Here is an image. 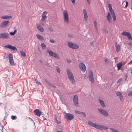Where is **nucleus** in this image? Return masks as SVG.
<instances>
[{
  "mask_svg": "<svg viewBox=\"0 0 132 132\" xmlns=\"http://www.w3.org/2000/svg\"><path fill=\"white\" fill-rule=\"evenodd\" d=\"M47 12L46 11L44 12L42 14V17L41 19L42 21L45 22L46 21V19L47 18L46 16V15Z\"/></svg>",
  "mask_w": 132,
  "mask_h": 132,
  "instance_id": "4468645a",
  "label": "nucleus"
},
{
  "mask_svg": "<svg viewBox=\"0 0 132 132\" xmlns=\"http://www.w3.org/2000/svg\"><path fill=\"white\" fill-rule=\"evenodd\" d=\"M70 1L72 3L74 4L75 3V0H70Z\"/></svg>",
  "mask_w": 132,
  "mask_h": 132,
  "instance_id": "a19ab883",
  "label": "nucleus"
},
{
  "mask_svg": "<svg viewBox=\"0 0 132 132\" xmlns=\"http://www.w3.org/2000/svg\"><path fill=\"white\" fill-rule=\"evenodd\" d=\"M87 2L89 4H90V0H87Z\"/></svg>",
  "mask_w": 132,
  "mask_h": 132,
  "instance_id": "a18cd8bd",
  "label": "nucleus"
},
{
  "mask_svg": "<svg viewBox=\"0 0 132 132\" xmlns=\"http://www.w3.org/2000/svg\"><path fill=\"white\" fill-rule=\"evenodd\" d=\"M51 86H52V87L54 88H55V86L54 85H52Z\"/></svg>",
  "mask_w": 132,
  "mask_h": 132,
  "instance_id": "8fccbe9b",
  "label": "nucleus"
},
{
  "mask_svg": "<svg viewBox=\"0 0 132 132\" xmlns=\"http://www.w3.org/2000/svg\"><path fill=\"white\" fill-rule=\"evenodd\" d=\"M9 21H5L1 23L0 25V27L2 28L6 27L9 22Z\"/></svg>",
  "mask_w": 132,
  "mask_h": 132,
  "instance_id": "dca6fc26",
  "label": "nucleus"
},
{
  "mask_svg": "<svg viewBox=\"0 0 132 132\" xmlns=\"http://www.w3.org/2000/svg\"><path fill=\"white\" fill-rule=\"evenodd\" d=\"M57 132H61V131H57Z\"/></svg>",
  "mask_w": 132,
  "mask_h": 132,
  "instance_id": "4d7b16f0",
  "label": "nucleus"
},
{
  "mask_svg": "<svg viewBox=\"0 0 132 132\" xmlns=\"http://www.w3.org/2000/svg\"><path fill=\"white\" fill-rule=\"evenodd\" d=\"M63 20L64 22L68 24L69 23V15L66 10H64L63 12Z\"/></svg>",
  "mask_w": 132,
  "mask_h": 132,
  "instance_id": "20e7f679",
  "label": "nucleus"
},
{
  "mask_svg": "<svg viewBox=\"0 0 132 132\" xmlns=\"http://www.w3.org/2000/svg\"><path fill=\"white\" fill-rule=\"evenodd\" d=\"M41 46L43 49H45L46 48V45L44 43H42L41 44Z\"/></svg>",
  "mask_w": 132,
  "mask_h": 132,
  "instance_id": "c85d7f7f",
  "label": "nucleus"
},
{
  "mask_svg": "<svg viewBox=\"0 0 132 132\" xmlns=\"http://www.w3.org/2000/svg\"><path fill=\"white\" fill-rule=\"evenodd\" d=\"M56 70L59 73H60V69L59 68H56Z\"/></svg>",
  "mask_w": 132,
  "mask_h": 132,
  "instance_id": "72a5a7b5",
  "label": "nucleus"
},
{
  "mask_svg": "<svg viewBox=\"0 0 132 132\" xmlns=\"http://www.w3.org/2000/svg\"><path fill=\"white\" fill-rule=\"evenodd\" d=\"M116 52L117 53L119 52L120 50V46L119 44H117V43L116 42Z\"/></svg>",
  "mask_w": 132,
  "mask_h": 132,
  "instance_id": "aec40b11",
  "label": "nucleus"
},
{
  "mask_svg": "<svg viewBox=\"0 0 132 132\" xmlns=\"http://www.w3.org/2000/svg\"><path fill=\"white\" fill-rule=\"evenodd\" d=\"M21 55L23 57H25L26 56L25 53L22 51H21L20 52Z\"/></svg>",
  "mask_w": 132,
  "mask_h": 132,
  "instance_id": "cd10ccee",
  "label": "nucleus"
},
{
  "mask_svg": "<svg viewBox=\"0 0 132 132\" xmlns=\"http://www.w3.org/2000/svg\"><path fill=\"white\" fill-rule=\"evenodd\" d=\"M122 79H119V80H118L117 81V83H119L120 81H121L122 80Z\"/></svg>",
  "mask_w": 132,
  "mask_h": 132,
  "instance_id": "ea45409f",
  "label": "nucleus"
},
{
  "mask_svg": "<svg viewBox=\"0 0 132 132\" xmlns=\"http://www.w3.org/2000/svg\"><path fill=\"white\" fill-rule=\"evenodd\" d=\"M5 47L7 48H9L11 49V50H12L13 51H16L17 50L16 48L14 46H12L11 45H6L5 46Z\"/></svg>",
  "mask_w": 132,
  "mask_h": 132,
  "instance_id": "f3484780",
  "label": "nucleus"
},
{
  "mask_svg": "<svg viewBox=\"0 0 132 132\" xmlns=\"http://www.w3.org/2000/svg\"><path fill=\"white\" fill-rule=\"evenodd\" d=\"M108 8L110 13L109 12L108 13V15L107 16V18L108 21L110 22L111 21L112 18H111L110 14L113 18V20L115 21L116 20V15L113 10L112 8L111 5L110 4H108Z\"/></svg>",
  "mask_w": 132,
  "mask_h": 132,
  "instance_id": "f257e3e1",
  "label": "nucleus"
},
{
  "mask_svg": "<svg viewBox=\"0 0 132 132\" xmlns=\"http://www.w3.org/2000/svg\"><path fill=\"white\" fill-rule=\"evenodd\" d=\"M121 64H122V65L123 66L126 63V62H121Z\"/></svg>",
  "mask_w": 132,
  "mask_h": 132,
  "instance_id": "f704fd0d",
  "label": "nucleus"
},
{
  "mask_svg": "<svg viewBox=\"0 0 132 132\" xmlns=\"http://www.w3.org/2000/svg\"><path fill=\"white\" fill-rule=\"evenodd\" d=\"M132 63V60H131V61H130L128 63V64L129 65V64H131V63Z\"/></svg>",
  "mask_w": 132,
  "mask_h": 132,
  "instance_id": "37998d69",
  "label": "nucleus"
},
{
  "mask_svg": "<svg viewBox=\"0 0 132 132\" xmlns=\"http://www.w3.org/2000/svg\"><path fill=\"white\" fill-rule=\"evenodd\" d=\"M11 118L12 120H14L16 119L17 118L15 116H11Z\"/></svg>",
  "mask_w": 132,
  "mask_h": 132,
  "instance_id": "2f4dec72",
  "label": "nucleus"
},
{
  "mask_svg": "<svg viewBox=\"0 0 132 132\" xmlns=\"http://www.w3.org/2000/svg\"><path fill=\"white\" fill-rule=\"evenodd\" d=\"M117 96H119V98L121 101H122V96L121 93L119 92H117L116 93Z\"/></svg>",
  "mask_w": 132,
  "mask_h": 132,
  "instance_id": "412c9836",
  "label": "nucleus"
},
{
  "mask_svg": "<svg viewBox=\"0 0 132 132\" xmlns=\"http://www.w3.org/2000/svg\"><path fill=\"white\" fill-rule=\"evenodd\" d=\"M91 43V44L92 45V44H93V42H91V43Z\"/></svg>",
  "mask_w": 132,
  "mask_h": 132,
  "instance_id": "864d4df0",
  "label": "nucleus"
},
{
  "mask_svg": "<svg viewBox=\"0 0 132 132\" xmlns=\"http://www.w3.org/2000/svg\"><path fill=\"white\" fill-rule=\"evenodd\" d=\"M110 75H112V76L113 75V72H111L110 73Z\"/></svg>",
  "mask_w": 132,
  "mask_h": 132,
  "instance_id": "603ef678",
  "label": "nucleus"
},
{
  "mask_svg": "<svg viewBox=\"0 0 132 132\" xmlns=\"http://www.w3.org/2000/svg\"><path fill=\"white\" fill-rule=\"evenodd\" d=\"M108 61V60L107 59H104V61L105 62H107Z\"/></svg>",
  "mask_w": 132,
  "mask_h": 132,
  "instance_id": "49530a36",
  "label": "nucleus"
},
{
  "mask_svg": "<svg viewBox=\"0 0 132 132\" xmlns=\"http://www.w3.org/2000/svg\"><path fill=\"white\" fill-rule=\"evenodd\" d=\"M104 31H105V33H108V30H105Z\"/></svg>",
  "mask_w": 132,
  "mask_h": 132,
  "instance_id": "de8ad7c7",
  "label": "nucleus"
},
{
  "mask_svg": "<svg viewBox=\"0 0 132 132\" xmlns=\"http://www.w3.org/2000/svg\"><path fill=\"white\" fill-rule=\"evenodd\" d=\"M36 36L38 39L39 40H44V38L39 34H37L36 35Z\"/></svg>",
  "mask_w": 132,
  "mask_h": 132,
  "instance_id": "393cba45",
  "label": "nucleus"
},
{
  "mask_svg": "<svg viewBox=\"0 0 132 132\" xmlns=\"http://www.w3.org/2000/svg\"><path fill=\"white\" fill-rule=\"evenodd\" d=\"M11 17V16H2L1 18L3 19H7L9 18H10Z\"/></svg>",
  "mask_w": 132,
  "mask_h": 132,
  "instance_id": "a878e982",
  "label": "nucleus"
},
{
  "mask_svg": "<svg viewBox=\"0 0 132 132\" xmlns=\"http://www.w3.org/2000/svg\"><path fill=\"white\" fill-rule=\"evenodd\" d=\"M88 77L90 82L92 83H94L95 81L93 77V73L92 70H90L89 71Z\"/></svg>",
  "mask_w": 132,
  "mask_h": 132,
  "instance_id": "39448f33",
  "label": "nucleus"
},
{
  "mask_svg": "<svg viewBox=\"0 0 132 132\" xmlns=\"http://www.w3.org/2000/svg\"><path fill=\"white\" fill-rule=\"evenodd\" d=\"M74 115L72 114L65 113V119L68 120H70L74 118Z\"/></svg>",
  "mask_w": 132,
  "mask_h": 132,
  "instance_id": "f8f14e48",
  "label": "nucleus"
},
{
  "mask_svg": "<svg viewBox=\"0 0 132 132\" xmlns=\"http://www.w3.org/2000/svg\"><path fill=\"white\" fill-rule=\"evenodd\" d=\"M49 30L51 32H52L53 31V29L52 28H49Z\"/></svg>",
  "mask_w": 132,
  "mask_h": 132,
  "instance_id": "58836bf2",
  "label": "nucleus"
},
{
  "mask_svg": "<svg viewBox=\"0 0 132 132\" xmlns=\"http://www.w3.org/2000/svg\"><path fill=\"white\" fill-rule=\"evenodd\" d=\"M9 34L8 33H2L0 35V38H7L9 37Z\"/></svg>",
  "mask_w": 132,
  "mask_h": 132,
  "instance_id": "a211bd4d",
  "label": "nucleus"
},
{
  "mask_svg": "<svg viewBox=\"0 0 132 132\" xmlns=\"http://www.w3.org/2000/svg\"><path fill=\"white\" fill-rule=\"evenodd\" d=\"M122 64L121 62H120L117 64V67L118 68V70H119L122 67Z\"/></svg>",
  "mask_w": 132,
  "mask_h": 132,
  "instance_id": "bb28decb",
  "label": "nucleus"
},
{
  "mask_svg": "<svg viewBox=\"0 0 132 132\" xmlns=\"http://www.w3.org/2000/svg\"><path fill=\"white\" fill-rule=\"evenodd\" d=\"M125 3L126 4L125 7H124V8H126L127 7L128 5V3L127 2H126Z\"/></svg>",
  "mask_w": 132,
  "mask_h": 132,
  "instance_id": "473e14b6",
  "label": "nucleus"
},
{
  "mask_svg": "<svg viewBox=\"0 0 132 132\" xmlns=\"http://www.w3.org/2000/svg\"><path fill=\"white\" fill-rule=\"evenodd\" d=\"M125 5V2H123V3L122 4V5L124 7V5Z\"/></svg>",
  "mask_w": 132,
  "mask_h": 132,
  "instance_id": "3c124183",
  "label": "nucleus"
},
{
  "mask_svg": "<svg viewBox=\"0 0 132 132\" xmlns=\"http://www.w3.org/2000/svg\"><path fill=\"white\" fill-rule=\"evenodd\" d=\"M99 112L102 115L105 117H108V112L105 110L102 109H98Z\"/></svg>",
  "mask_w": 132,
  "mask_h": 132,
  "instance_id": "1a4fd4ad",
  "label": "nucleus"
},
{
  "mask_svg": "<svg viewBox=\"0 0 132 132\" xmlns=\"http://www.w3.org/2000/svg\"><path fill=\"white\" fill-rule=\"evenodd\" d=\"M129 45L130 46L132 47V42H129Z\"/></svg>",
  "mask_w": 132,
  "mask_h": 132,
  "instance_id": "4c0bfd02",
  "label": "nucleus"
},
{
  "mask_svg": "<svg viewBox=\"0 0 132 132\" xmlns=\"http://www.w3.org/2000/svg\"><path fill=\"white\" fill-rule=\"evenodd\" d=\"M131 74H132V69H131Z\"/></svg>",
  "mask_w": 132,
  "mask_h": 132,
  "instance_id": "5fc2aeb1",
  "label": "nucleus"
},
{
  "mask_svg": "<svg viewBox=\"0 0 132 132\" xmlns=\"http://www.w3.org/2000/svg\"><path fill=\"white\" fill-rule=\"evenodd\" d=\"M9 59L10 64L12 65H15L16 63L14 62L12 54L10 53L8 56Z\"/></svg>",
  "mask_w": 132,
  "mask_h": 132,
  "instance_id": "0eeeda50",
  "label": "nucleus"
},
{
  "mask_svg": "<svg viewBox=\"0 0 132 132\" xmlns=\"http://www.w3.org/2000/svg\"><path fill=\"white\" fill-rule=\"evenodd\" d=\"M98 101L102 107L103 108L105 107L106 105L105 104L103 100L100 99H99Z\"/></svg>",
  "mask_w": 132,
  "mask_h": 132,
  "instance_id": "4be33fe9",
  "label": "nucleus"
},
{
  "mask_svg": "<svg viewBox=\"0 0 132 132\" xmlns=\"http://www.w3.org/2000/svg\"><path fill=\"white\" fill-rule=\"evenodd\" d=\"M67 61L69 63H70L71 62V61L70 60H67Z\"/></svg>",
  "mask_w": 132,
  "mask_h": 132,
  "instance_id": "79ce46f5",
  "label": "nucleus"
},
{
  "mask_svg": "<svg viewBox=\"0 0 132 132\" xmlns=\"http://www.w3.org/2000/svg\"><path fill=\"white\" fill-rule=\"evenodd\" d=\"M47 52H48L50 56L55 57L56 59H59V57L56 53L53 52L51 50H48Z\"/></svg>",
  "mask_w": 132,
  "mask_h": 132,
  "instance_id": "423d86ee",
  "label": "nucleus"
},
{
  "mask_svg": "<svg viewBox=\"0 0 132 132\" xmlns=\"http://www.w3.org/2000/svg\"><path fill=\"white\" fill-rule=\"evenodd\" d=\"M84 15V19L85 21H86L88 19V16L87 14V12L85 9H84L83 11Z\"/></svg>",
  "mask_w": 132,
  "mask_h": 132,
  "instance_id": "2eb2a0df",
  "label": "nucleus"
},
{
  "mask_svg": "<svg viewBox=\"0 0 132 132\" xmlns=\"http://www.w3.org/2000/svg\"><path fill=\"white\" fill-rule=\"evenodd\" d=\"M68 46L73 49H76L78 48L79 46L77 45L73 44L72 42H68Z\"/></svg>",
  "mask_w": 132,
  "mask_h": 132,
  "instance_id": "6e6552de",
  "label": "nucleus"
},
{
  "mask_svg": "<svg viewBox=\"0 0 132 132\" xmlns=\"http://www.w3.org/2000/svg\"><path fill=\"white\" fill-rule=\"evenodd\" d=\"M121 34L125 36H127L128 39L132 40V37L131 36V34L129 32L126 31H124L121 33Z\"/></svg>",
  "mask_w": 132,
  "mask_h": 132,
  "instance_id": "9b49d317",
  "label": "nucleus"
},
{
  "mask_svg": "<svg viewBox=\"0 0 132 132\" xmlns=\"http://www.w3.org/2000/svg\"><path fill=\"white\" fill-rule=\"evenodd\" d=\"M73 103L75 106L78 107L79 106V103L78 101V98L77 95H75L73 97Z\"/></svg>",
  "mask_w": 132,
  "mask_h": 132,
  "instance_id": "9d476101",
  "label": "nucleus"
},
{
  "mask_svg": "<svg viewBox=\"0 0 132 132\" xmlns=\"http://www.w3.org/2000/svg\"><path fill=\"white\" fill-rule=\"evenodd\" d=\"M94 27L96 30L97 29V23L96 22H94Z\"/></svg>",
  "mask_w": 132,
  "mask_h": 132,
  "instance_id": "7c9ffc66",
  "label": "nucleus"
},
{
  "mask_svg": "<svg viewBox=\"0 0 132 132\" xmlns=\"http://www.w3.org/2000/svg\"><path fill=\"white\" fill-rule=\"evenodd\" d=\"M67 73L68 77L70 81L72 84H74L75 83V81L74 79V77L73 74L71 71L69 69L67 70Z\"/></svg>",
  "mask_w": 132,
  "mask_h": 132,
  "instance_id": "7ed1b4c3",
  "label": "nucleus"
},
{
  "mask_svg": "<svg viewBox=\"0 0 132 132\" xmlns=\"http://www.w3.org/2000/svg\"><path fill=\"white\" fill-rule=\"evenodd\" d=\"M16 30H15L13 32H11L10 33V35H14L16 33Z\"/></svg>",
  "mask_w": 132,
  "mask_h": 132,
  "instance_id": "c756f323",
  "label": "nucleus"
},
{
  "mask_svg": "<svg viewBox=\"0 0 132 132\" xmlns=\"http://www.w3.org/2000/svg\"><path fill=\"white\" fill-rule=\"evenodd\" d=\"M75 113L77 114H79L82 115L84 117L86 116L85 113L83 112H80L78 110H76L75 111Z\"/></svg>",
  "mask_w": 132,
  "mask_h": 132,
  "instance_id": "b1692460",
  "label": "nucleus"
},
{
  "mask_svg": "<svg viewBox=\"0 0 132 132\" xmlns=\"http://www.w3.org/2000/svg\"><path fill=\"white\" fill-rule=\"evenodd\" d=\"M41 24L42 25H44L42 23H41Z\"/></svg>",
  "mask_w": 132,
  "mask_h": 132,
  "instance_id": "6e6d98bb",
  "label": "nucleus"
},
{
  "mask_svg": "<svg viewBox=\"0 0 132 132\" xmlns=\"http://www.w3.org/2000/svg\"><path fill=\"white\" fill-rule=\"evenodd\" d=\"M35 114L36 116L40 117L41 114V112H40L38 109H36L34 111Z\"/></svg>",
  "mask_w": 132,
  "mask_h": 132,
  "instance_id": "6ab92c4d",
  "label": "nucleus"
},
{
  "mask_svg": "<svg viewBox=\"0 0 132 132\" xmlns=\"http://www.w3.org/2000/svg\"><path fill=\"white\" fill-rule=\"evenodd\" d=\"M36 83L38 85H40V83L39 82H38V81H36Z\"/></svg>",
  "mask_w": 132,
  "mask_h": 132,
  "instance_id": "c03bdc74",
  "label": "nucleus"
},
{
  "mask_svg": "<svg viewBox=\"0 0 132 132\" xmlns=\"http://www.w3.org/2000/svg\"><path fill=\"white\" fill-rule=\"evenodd\" d=\"M79 66L81 70L84 72L86 69V67L84 64L83 63H81L79 64Z\"/></svg>",
  "mask_w": 132,
  "mask_h": 132,
  "instance_id": "ddd939ff",
  "label": "nucleus"
},
{
  "mask_svg": "<svg viewBox=\"0 0 132 132\" xmlns=\"http://www.w3.org/2000/svg\"><path fill=\"white\" fill-rule=\"evenodd\" d=\"M50 42L52 43H54V40L53 39H50Z\"/></svg>",
  "mask_w": 132,
  "mask_h": 132,
  "instance_id": "e433bc0d",
  "label": "nucleus"
},
{
  "mask_svg": "<svg viewBox=\"0 0 132 132\" xmlns=\"http://www.w3.org/2000/svg\"><path fill=\"white\" fill-rule=\"evenodd\" d=\"M37 28L40 32H43L44 29L41 26L40 24H39L37 26Z\"/></svg>",
  "mask_w": 132,
  "mask_h": 132,
  "instance_id": "5701e85b",
  "label": "nucleus"
},
{
  "mask_svg": "<svg viewBox=\"0 0 132 132\" xmlns=\"http://www.w3.org/2000/svg\"><path fill=\"white\" fill-rule=\"evenodd\" d=\"M51 86H52V87L54 88H55V86L54 85H52Z\"/></svg>",
  "mask_w": 132,
  "mask_h": 132,
  "instance_id": "09e8293b",
  "label": "nucleus"
},
{
  "mask_svg": "<svg viewBox=\"0 0 132 132\" xmlns=\"http://www.w3.org/2000/svg\"><path fill=\"white\" fill-rule=\"evenodd\" d=\"M88 124L90 126L92 127H95L96 129L100 130H106L108 129V127L105 126L99 125L96 123H93L91 121H89L88 122Z\"/></svg>",
  "mask_w": 132,
  "mask_h": 132,
  "instance_id": "f03ea898",
  "label": "nucleus"
},
{
  "mask_svg": "<svg viewBox=\"0 0 132 132\" xmlns=\"http://www.w3.org/2000/svg\"><path fill=\"white\" fill-rule=\"evenodd\" d=\"M128 95L129 96H132V91L128 93Z\"/></svg>",
  "mask_w": 132,
  "mask_h": 132,
  "instance_id": "c9c22d12",
  "label": "nucleus"
}]
</instances>
